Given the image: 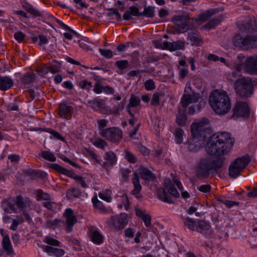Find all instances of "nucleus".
I'll return each mask as SVG.
<instances>
[{"label":"nucleus","mask_w":257,"mask_h":257,"mask_svg":"<svg viewBox=\"0 0 257 257\" xmlns=\"http://www.w3.org/2000/svg\"><path fill=\"white\" fill-rule=\"evenodd\" d=\"M115 65L121 71L127 69L129 67V62L126 60L117 61L115 62Z\"/></svg>","instance_id":"41"},{"label":"nucleus","mask_w":257,"mask_h":257,"mask_svg":"<svg viewBox=\"0 0 257 257\" xmlns=\"http://www.w3.org/2000/svg\"><path fill=\"white\" fill-rule=\"evenodd\" d=\"M8 159L10 160L11 162L18 163L20 160V156L16 154L10 155L8 156Z\"/></svg>","instance_id":"60"},{"label":"nucleus","mask_w":257,"mask_h":257,"mask_svg":"<svg viewBox=\"0 0 257 257\" xmlns=\"http://www.w3.org/2000/svg\"><path fill=\"white\" fill-rule=\"evenodd\" d=\"M2 245L4 249L7 253V254L9 255L14 254V250L11 243L10 237L8 234L3 237L2 240Z\"/></svg>","instance_id":"25"},{"label":"nucleus","mask_w":257,"mask_h":257,"mask_svg":"<svg viewBox=\"0 0 257 257\" xmlns=\"http://www.w3.org/2000/svg\"><path fill=\"white\" fill-rule=\"evenodd\" d=\"M195 231L204 235H209L211 233L212 230L208 223L202 220H199Z\"/></svg>","instance_id":"19"},{"label":"nucleus","mask_w":257,"mask_h":257,"mask_svg":"<svg viewBox=\"0 0 257 257\" xmlns=\"http://www.w3.org/2000/svg\"><path fill=\"white\" fill-rule=\"evenodd\" d=\"M44 242L49 245L56 246H59L60 244L59 241L51 237H46Z\"/></svg>","instance_id":"52"},{"label":"nucleus","mask_w":257,"mask_h":257,"mask_svg":"<svg viewBox=\"0 0 257 257\" xmlns=\"http://www.w3.org/2000/svg\"><path fill=\"white\" fill-rule=\"evenodd\" d=\"M181 219L185 226L187 227L190 230L193 231L196 230L198 221H196L188 217H184L182 215H181Z\"/></svg>","instance_id":"26"},{"label":"nucleus","mask_w":257,"mask_h":257,"mask_svg":"<svg viewBox=\"0 0 257 257\" xmlns=\"http://www.w3.org/2000/svg\"><path fill=\"white\" fill-rule=\"evenodd\" d=\"M163 94L162 93L156 92L152 97L151 104L153 106H158L160 103V97L162 96Z\"/></svg>","instance_id":"47"},{"label":"nucleus","mask_w":257,"mask_h":257,"mask_svg":"<svg viewBox=\"0 0 257 257\" xmlns=\"http://www.w3.org/2000/svg\"><path fill=\"white\" fill-rule=\"evenodd\" d=\"M132 181L134 185V189L132 192V194L138 199L142 198V195L140 193L142 189V186L140 183L139 175L137 172L134 173Z\"/></svg>","instance_id":"21"},{"label":"nucleus","mask_w":257,"mask_h":257,"mask_svg":"<svg viewBox=\"0 0 257 257\" xmlns=\"http://www.w3.org/2000/svg\"><path fill=\"white\" fill-rule=\"evenodd\" d=\"M69 177L73 178L76 181L79 183L82 187L84 188H86L88 187L87 184H86L84 180V178L81 176L77 175L76 174L74 173L73 171L72 175L71 176H70Z\"/></svg>","instance_id":"38"},{"label":"nucleus","mask_w":257,"mask_h":257,"mask_svg":"<svg viewBox=\"0 0 257 257\" xmlns=\"http://www.w3.org/2000/svg\"><path fill=\"white\" fill-rule=\"evenodd\" d=\"M217 200L224 204L228 208H230L234 205H237L239 204V202H238L229 201L222 197L217 198Z\"/></svg>","instance_id":"49"},{"label":"nucleus","mask_w":257,"mask_h":257,"mask_svg":"<svg viewBox=\"0 0 257 257\" xmlns=\"http://www.w3.org/2000/svg\"><path fill=\"white\" fill-rule=\"evenodd\" d=\"M44 251L48 253L53 254L56 257H61L65 253V251L63 249L54 248L50 246H46Z\"/></svg>","instance_id":"30"},{"label":"nucleus","mask_w":257,"mask_h":257,"mask_svg":"<svg viewBox=\"0 0 257 257\" xmlns=\"http://www.w3.org/2000/svg\"><path fill=\"white\" fill-rule=\"evenodd\" d=\"M50 167L57 172L65 175L68 177L71 176L73 174V171L68 170L57 164H52Z\"/></svg>","instance_id":"29"},{"label":"nucleus","mask_w":257,"mask_h":257,"mask_svg":"<svg viewBox=\"0 0 257 257\" xmlns=\"http://www.w3.org/2000/svg\"><path fill=\"white\" fill-rule=\"evenodd\" d=\"M92 144L97 148L104 149L107 146V143L101 139H94L92 141Z\"/></svg>","instance_id":"42"},{"label":"nucleus","mask_w":257,"mask_h":257,"mask_svg":"<svg viewBox=\"0 0 257 257\" xmlns=\"http://www.w3.org/2000/svg\"><path fill=\"white\" fill-rule=\"evenodd\" d=\"M15 198L9 197L4 199L1 202V206L4 211L8 213L16 212Z\"/></svg>","instance_id":"16"},{"label":"nucleus","mask_w":257,"mask_h":257,"mask_svg":"<svg viewBox=\"0 0 257 257\" xmlns=\"http://www.w3.org/2000/svg\"><path fill=\"white\" fill-rule=\"evenodd\" d=\"M128 216L125 213L111 216L106 221L107 226L111 229L116 231L121 230L127 224Z\"/></svg>","instance_id":"8"},{"label":"nucleus","mask_w":257,"mask_h":257,"mask_svg":"<svg viewBox=\"0 0 257 257\" xmlns=\"http://www.w3.org/2000/svg\"><path fill=\"white\" fill-rule=\"evenodd\" d=\"M122 131L118 127H109L102 129L100 135L112 143L118 144L122 139Z\"/></svg>","instance_id":"10"},{"label":"nucleus","mask_w":257,"mask_h":257,"mask_svg":"<svg viewBox=\"0 0 257 257\" xmlns=\"http://www.w3.org/2000/svg\"><path fill=\"white\" fill-rule=\"evenodd\" d=\"M99 51L100 53L106 59H110L113 56V52L109 49L100 48Z\"/></svg>","instance_id":"50"},{"label":"nucleus","mask_w":257,"mask_h":257,"mask_svg":"<svg viewBox=\"0 0 257 257\" xmlns=\"http://www.w3.org/2000/svg\"><path fill=\"white\" fill-rule=\"evenodd\" d=\"M154 9L155 8L152 6H145L144 11L140 13L138 8L135 6L130 7L128 10L124 12L123 15V19L130 20L133 16H145L148 18H153L155 15Z\"/></svg>","instance_id":"9"},{"label":"nucleus","mask_w":257,"mask_h":257,"mask_svg":"<svg viewBox=\"0 0 257 257\" xmlns=\"http://www.w3.org/2000/svg\"><path fill=\"white\" fill-rule=\"evenodd\" d=\"M141 100L139 96H137L134 94H132L129 100L128 105L129 107H136L140 105Z\"/></svg>","instance_id":"40"},{"label":"nucleus","mask_w":257,"mask_h":257,"mask_svg":"<svg viewBox=\"0 0 257 257\" xmlns=\"http://www.w3.org/2000/svg\"><path fill=\"white\" fill-rule=\"evenodd\" d=\"M78 86L82 89H86L88 91L92 87V82L87 80H82L79 82Z\"/></svg>","instance_id":"48"},{"label":"nucleus","mask_w":257,"mask_h":257,"mask_svg":"<svg viewBox=\"0 0 257 257\" xmlns=\"http://www.w3.org/2000/svg\"><path fill=\"white\" fill-rule=\"evenodd\" d=\"M141 178L145 180H153L156 178L155 175L147 168L140 169Z\"/></svg>","instance_id":"31"},{"label":"nucleus","mask_w":257,"mask_h":257,"mask_svg":"<svg viewBox=\"0 0 257 257\" xmlns=\"http://www.w3.org/2000/svg\"><path fill=\"white\" fill-rule=\"evenodd\" d=\"M13 85V81L8 76L0 78V89L2 90H7L11 88Z\"/></svg>","instance_id":"27"},{"label":"nucleus","mask_w":257,"mask_h":257,"mask_svg":"<svg viewBox=\"0 0 257 257\" xmlns=\"http://www.w3.org/2000/svg\"><path fill=\"white\" fill-rule=\"evenodd\" d=\"M189 21L190 18L187 13L175 16L172 20V22L176 28L175 33L179 34L182 33L183 31L188 30Z\"/></svg>","instance_id":"11"},{"label":"nucleus","mask_w":257,"mask_h":257,"mask_svg":"<svg viewBox=\"0 0 257 257\" xmlns=\"http://www.w3.org/2000/svg\"><path fill=\"white\" fill-rule=\"evenodd\" d=\"M160 59V57L157 55H150L147 57V62L149 63H153L157 61H158Z\"/></svg>","instance_id":"58"},{"label":"nucleus","mask_w":257,"mask_h":257,"mask_svg":"<svg viewBox=\"0 0 257 257\" xmlns=\"http://www.w3.org/2000/svg\"><path fill=\"white\" fill-rule=\"evenodd\" d=\"M159 198L164 202L170 204L174 203L171 195L178 197L179 193L170 180L166 181L165 188H160L157 192Z\"/></svg>","instance_id":"6"},{"label":"nucleus","mask_w":257,"mask_h":257,"mask_svg":"<svg viewBox=\"0 0 257 257\" xmlns=\"http://www.w3.org/2000/svg\"><path fill=\"white\" fill-rule=\"evenodd\" d=\"M186 110V109L185 108H178V112L176 114V122L180 126H183L186 124L187 120Z\"/></svg>","instance_id":"24"},{"label":"nucleus","mask_w":257,"mask_h":257,"mask_svg":"<svg viewBox=\"0 0 257 257\" xmlns=\"http://www.w3.org/2000/svg\"><path fill=\"white\" fill-rule=\"evenodd\" d=\"M38 38L39 39V45L42 46L48 43L50 37H47L44 35H40Z\"/></svg>","instance_id":"55"},{"label":"nucleus","mask_w":257,"mask_h":257,"mask_svg":"<svg viewBox=\"0 0 257 257\" xmlns=\"http://www.w3.org/2000/svg\"><path fill=\"white\" fill-rule=\"evenodd\" d=\"M222 20L223 17L221 16L213 18L206 24L205 28L208 29H213L218 25Z\"/></svg>","instance_id":"34"},{"label":"nucleus","mask_w":257,"mask_h":257,"mask_svg":"<svg viewBox=\"0 0 257 257\" xmlns=\"http://www.w3.org/2000/svg\"><path fill=\"white\" fill-rule=\"evenodd\" d=\"M184 46V43L181 41H178L172 43L165 41L163 43V49H167L171 51L182 49Z\"/></svg>","instance_id":"22"},{"label":"nucleus","mask_w":257,"mask_h":257,"mask_svg":"<svg viewBox=\"0 0 257 257\" xmlns=\"http://www.w3.org/2000/svg\"><path fill=\"white\" fill-rule=\"evenodd\" d=\"M92 201L95 208L98 209L101 213H105L108 212V210L102 203L99 201L96 197H93Z\"/></svg>","instance_id":"32"},{"label":"nucleus","mask_w":257,"mask_h":257,"mask_svg":"<svg viewBox=\"0 0 257 257\" xmlns=\"http://www.w3.org/2000/svg\"><path fill=\"white\" fill-rule=\"evenodd\" d=\"M35 76L34 73L28 72L23 75L22 78V82L25 84H30L34 81Z\"/></svg>","instance_id":"35"},{"label":"nucleus","mask_w":257,"mask_h":257,"mask_svg":"<svg viewBox=\"0 0 257 257\" xmlns=\"http://www.w3.org/2000/svg\"><path fill=\"white\" fill-rule=\"evenodd\" d=\"M102 235L97 230L93 231L91 233V240L96 244H100L103 241Z\"/></svg>","instance_id":"37"},{"label":"nucleus","mask_w":257,"mask_h":257,"mask_svg":"<svg viewBox=\"0 0 257 257\" xmlns=\"http://www.w3.org/2000/svg\"><path fill=\"white\" fill-rule=\"evenodd\" d=\"M211 186L209 184L202 185L199 188L198 190L203 193H208L211 191Z\"/></svg>","instance_id":"56"},{"label":"nucleus","mask_w":257,"mask_h":257,"mask_svg":"<svg viewBox=\"0 0 257 257\" xmlns=\"http://www.w3.org/2000/svg\"><path fill=\"white\" fill-rule=\"evenodd\" d=\"M145 89L148 91H152L156 88L155 82L153 79H148L145 82Z\"/></svg>","instance_id":"51"},{"label":"nucleus","mask_w":257,"mask_h":257,"mask_svg":"<svg viewBox=\"0 0 257 257\" xmlns=\"http://www.w3.org/2000/svg\"><path fill=\"white\" fill-rule=\"evenodd\" d=\"M188 39L192 42V45H199L203 43L201 36L196 33L189 34Z\"/></svg>","instance_id":"33"},{"label":"nucleus","mask_w":257,"mask_h":257,"mask_svg":"<svg viewBox=\"0 0 257 257\" xmlns=\"http://www.w3.org/2000/svg\"><path fill=\"white\" fill-rule=\"evenodd\" d=\"M248 31L249 33L257 32V22L256 21L251 24V28L250 26L248 27Z\"/></svg>","instance_id":"64"},{"label":"nucleus","mask_w":257,"mask_h":257,"mask_svg":"<svg viewBox=\"0 0 257 257\" xmlns=\"http://www.w3.org/2000/svg\"><path fill=\"white\" fill-rule=\"evenodd\" d=\"M135 213L138 217L141 218L143 220L146 227H149L152 226V217L151 215L147 213L145 210L136 208Z\"/></svg>","instance_id":"20"},{"label":"nucleus","mask_w":257,"mask_h":257,"mask_svg":"<svg viewBox=\"0 0 257 257\" xmlns=\"http://www.w3.org/2000/svg\"><path fill=\"white\" fill-rule=\"evenodd\" d=\"M72 107L67 105L64 103H60L58 107V115L63 118L68 119L71 116Z\"/></svg>","instance_id":"18"},{"label":"nucleus","mask_w":257,"mask_h":257,"mask_svg":"<svg viewBox=\"0 0 257 257\" xmlns=\"http://www.w3.org/2000/svg\"><path fill=\"white\" fill-rule=\"evenodd\" d=\"M209 103L213 110L220 115L227 113L231 108L230 98L225 91H213L210 95Z\"/></svg>","instance_id":"3"},{"label":"nucleus","mask_w":257,"mask_h":257,"mask_svg":"<svg viewBox=\"0 0 257 257\" xmlns=\"http://www.w3.org/2000/svg\"><path fill=\"white\" fill-rule=\"evenodd\" d=\"M188 74V70L186 68H181L179 70V78L183 79Z\"/></svg>","instance_id":"61"},{"label":"nucleus","mask_w":257,"mask_h":257,"mask_svg":"<svg viewBox=\"0 0 257 257\" xmlns=\"http://www.w3.org/2000/svg\"><path fill=\"white\" fill-rule=\"evenodd\" d=\"M108 11L109 12L107 13V16L111 17L114 15L116 21H119L121 20V15L116 9L110 8L108 9Z\"/></svg>","instance_id":"45"},{"label":"nucleus","mask_w":257,"mask_h":257,"mask_svg":"<svg viewBox=\"0 0 257 257\" xmlns=\"http://www.w3.org/2000/svg\"><path fill=\"white\" fill-rule=\"evenodd\" d=\"M8 110L9 111H18L19 109L18 105L15 103H10L7 105Z\"/></svg>","instance_id":"63"},{"label":"nucleus","mask_w":257,"mask_h":257,"mask_svg":"<svg viewBox=\"0 0 257 257\" xmlns=\"http://www.w3.org/2000/svg\"><path fill=\"white\" fill-rule=\"evenodd\" d=\"M250 161V159L248 156H243L236 159L229 167V176L233 178L238 177Z\"/></svg>","instance_id":"7"},{"label":"nucleus","mask_w":257,"mask_h":257,"mask_svg":"<svg viewBox=\"0 0 257 257\" xmlns=\"http://www.w3.org/2000/svg\"><path fill=\"white\" fill-rule=\"evenodd\" d=\"M90 106L93 108H102L104 107V103L103 100L95 98L93 100H89L87 101Z\"/></svg>","instance_id":"36"},{"label":"nucleus","mask_w":257,"mask_h":257,"mask_svg":"<svg viewBox=\"0 0 257 257\" xmlns=\"http://www.w3.org/2000/svg\"><path fill=\"white\" fill-rule=\"evenodd\" d=\"M125 159L131 163H135L137 162L136 157L127 150L124 151Z\"/></svg>","instance_id":"46"},{"label":"nucleus","mask_w":257,"mask_h":257,"mask_svg":"<svg viewBox=\"0 0 257 257\" xmlns=\"http://www.w3.org/2000/svg\"><path fill=\"white\" fill-rule=\"evenodd\" d=\"M45 131L51 134L55 139L60 140L63 142H65V139L60 135L59 132L50 128H45Z\"/></svg>","instance_id":"43"},{"label":"nucleus","mask_w":257,"mask_h":257,"mask_svg":"<svg viewBox=\"0 0 257 257\" xmlns=\"http://www.w3.org/2000/svg\"><path fill=\"white\" fill-rule=\"evenodd\" d=\"M103 85L100 83H96L93 88V91L97 94H99L102 92L103 89Z\"/></svg>","instance_id":"59"},{"label":"nucleus","mask_w":257,"mask_h":257,"mask_svg":"<svg viewBox=\"0 0 257 257\" xmlns=\"http://www.w3.org/2000/svg\"><path fill=\"white\" fill-rule=\"evenodd\" d=\"M183 131L180 128H177L175 130V136L176 142L178 144H181L183 140Z\"/></svg>","instance_id":"44"},{"label":"nucleus","mask_w":257,"mask_h":257,"mask_svg":"<svg viewBox=\"0 0 257 257\" xmlns=\"http://www.w3.org/2000/svg\"><path fill=\"white\" fill-rule=\"evenodd\" d=\"M14 37L19 42H21L25 38V35L22 32H18L15 34Z\"/></svg>","instance_id":"57"},{"label":"nucleus","mask_w":257,"mask_h":257,"mask_svg":"<svg viewBox=\"0 0 257 257\" xmlns=\"http://www.w3.org/2000/svg\"><path fill=\"white\" fill-rule=\"evenodd\" d=\"M234 46L243 50H248L257 47V34H247L245 36H235L232 40Z\"/></svg>","instance_id":"5"},{"label":"nucleus","mask_w":257,"mask_h":257,"mask_svg":"<svg viewBox=\"0 0 257 257\" xmlns=\"http://www.w3.org/2000/svg\"><path fill=\"white\" fill-rule=\"evenodd\" d=\"M233 113L231 117L236 119L239 117L248 118L250 115V110L248 104L244 101H237L234 106Z\"/></svg>","instance_id":"13"},{"label":"nucleus","mask_w":257,"mask_h":257,"mask_svg":"<svg viewBox=\"0 0 257 257\" xmlns=\"http://www.w3.org/2000/svg\"><path fill=\"white\" fill-rule=\"evenodd\" d=\"M104 159L105 161L103 163V166L104 168L107 169L113 166L116 163V156L114 153L110 151L105 153Z\"/></svg>","instance_id":"23"},{"label":"nucleus","mask_w":257,"mask_h":257,"mask_svg":"<svg viewBox=\"0 0 257 257\" xmlns=\"http://www.w3.org/2000/svg\"><path fill=\"white\" fill-rule=\"evenodd\" d=\"M192 141H188L190 151L196 152L203 143L204 139L211 133L210 124L209 120L203 118L191 125Z\"/></svg>","instance_id":"2"},{"label":"nucleus","mask_w":257,"mask_h":257,"mask_svg":"<svg viewBox=\"0 0 257 257\" xmlns=\"http://www.w3.org/2000/svg\"><path fill=\"white\" fill-rule=\"evenodd\" d=\"M234 139L226 132L216 133L209 138L205 146L206 152L216 157H206L197 164L196 173L199 178H207L210 173H220L224 165V156L231 151Z\"/></svg>","instance_id":"1"},{"label":"nucleus","mask_w":257,"mask_h":257,"mask_svg":"<svg viewBox=\"0 0 257 257\" xmlns=\"http://www.w3.org/2000/svg\"><path fill=\"white\" fill-rule=\"evenodd\" d=\"M41 156L44 159L51 162H55L56 158L54 155L51 152L48 151H44L41 153Z\"/></svg>","instance_id":"39"},{"label":"nucleus","mask_w":257,"mask_h":257,"mask_svg":"<svg viewBox=\"0 0 257 257\" xmlns=\"http://www.w3.org/2000/svg\"><path fill=\"white\" fill-rule=\"evenodd\" d=\"M25 173L26 174L28 175V176H33V177L35 176H38L39 174V172H38L36 170L32 169H27V170H25Z\"/></svg>","instance_id":"62"},{"label":"nucleus","mask_w":257,"mask_h":257,"mask_svg":"<svg viewBox=\"0 0 257 257\" xmlns=\"http://www.w3.org/2000/svg\"><path fill=\"white\" fill-rule=\"evenodd\" d=\"M23 7L28 13L31 14L34 17H37L42 16V14L39 10L34 8L31 5L27 2L23 3Z\"/></svg>","instance_id":"28"},{"label":"nucleus","mask_w":257,"mask_h":257,"mask_svg":"<svg viewBox=\"0 0 257 257\" xmlns=\"http://www.w3.org/2000/svg\"><path fill=\"white\" fill-rule=\"evenodd\" d=\"M73 210L71 208L65 209L63 216L66 219V231L70 232L72 230V227L77 221L76 217L73 215Z\"/></svg>","instance_id":"15"},{"label":"nucleus","mask_w":257,"mask_h":257,"mask_svg":"<svg viewBox=\"0 0 257 257\" xmlns=\"http://www.w3.org/2000/svg\"><path fill=\"white\" fill-rule=\"evenodd\" d=\"M198 100V94H184L181 98L180 103L183 108L186 109L190 103L196 102Z\"/></svg>","instance_id":"17"},{"label":"nucleus","mask_w":257,"mask_h":257,"mask_svg":"<svg viewBox=\"0 0 257 257\" xmlns=\"http://www.w3.org/2000/svg\"><path fill=\"white\" fill-rule=\"evenodd\" d=\"M233 88L236 94L242 98L250 97L253 92L252 81L249 77L238 78L233 83Z\"/></svg>","instance_id":"4"},{"label":"nucleus","mask_w":257,"mask_h":257,"mask_svg":"<svg viewBox=\"0 0 257 257\" xmlns=\"http://www.w3.org/2000/svg\"><path fill=\"white\" fill-rule=\"evenodd\" d=\"M16 205L18 208L23 212V214L25 217L26 220L29 223L32 222V219L28 212L26 211V209L28 207H30L32 205V202L30 198L27 197H23L21 195H19L15 198Z\"/></svg>","instance_id":"12"},{"label":"nucleus","mask_w":257,"mask_h":257,"mask_svg":"<svg viewBox=\"0 0 257 257\" xmlns=\"http://www.w3.org/2000/svg\"><path fill=\"white\" fill-rule=\"evenodd\" d=\"M214 14V10L208 11L206 13H205L201 15L200 20L202 21H205Z\"/></svg>","instance_id":"54"},{"label":"nucleus","mask_w":257,"mask_h":257,"mask_svg":"<svg viewBox=\"0 0 257 257\" xmlns=\"http://www.w3.org/2000/svg\"><path fill=\"white\" fill-rule=\"evenodd\" d=\"M243 68L250 75H257V54L248 57L245 60Z\"/></svg>","instance_id":"14"},{"label":"nucleus","mask_w":257,"mask_h":257,"mask_svg":"<svg viewBox=\"0 0 257 257\" xmlns=\"http://www.w3.org/2000/svg\"><path fill=\"white\" fill-rule=\"evenodd\" d=\"M60 222H61V221L57 219H55L52 220H49L46 222V226L49 228H55Z\"/></svg>","instance_id":"53"}]
</instances>
